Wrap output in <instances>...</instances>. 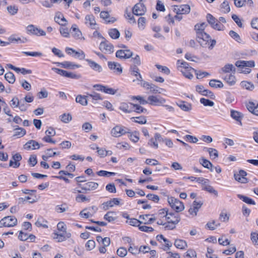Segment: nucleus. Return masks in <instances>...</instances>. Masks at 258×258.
I'll list each match as a JSON object with an SVG mask.
<instances>
[{"label": "nucleus", "instance_id": "obj_1", "mask_svg": "<svg viewBox=\"0 0 258 258\" xmlns=\"http://www.w3.org/2000/svg\"><path fill=\"white\" fill-rule=\"evenodd\" d=\"M168 203L173 210L176 212L182 211L184 209L183 203L180 201L179 200L172 197H168Z\"/></svg>", "mask_w": 258, "mask_h": 258}, {"label": "nucleus", "instance_id": "obj_2", "mask_svg": "<svg viewBox=\"0 0 258 258\" xmlns=\"http://www.w3.org/2000/svg\"><path fill=\"white\" fill-rule=\"evenodd\" d=\"M17 224V218L13 216L5 217L0 220V228L3 227H14Z\"/></svg>", "mask_w": 258, "mask_h": 258}, {"label": "nucleus", "instance_id": "obj_3", "mask_svg": "<svg viewBox=\"0 0 258 258\" xmlns=\"http://www.w3.org/2000/svg\"><path fill=\"white\" fill-rule=\"evenodd\" d=\"M127 133H129V130L121 125L115 126L111 131V136L115 138L121 137Z\"/></svg>", "mask_w": 258, "mask_h": 258}, {"label": "nucleus", "instance_id": "obj_4", "mask_svg": "<svg viewBox=\"0 0 258 258\" xmlns=\"http://www.w3.org/2000/svg\"><path fill=\"white\" fill-rule=\"evenodd\" d=\"M99 49L101 51L109 54L112 53L114 51L113 45L105 38L100 43Z\"/></svg>", "mask_w": 258, "mask_h": 258}, {"label": "nucleus", "instance_id": "obj_5", "mask_svg": "<svg viewBox=\"0 0 258 258\" xmlns=\"http://www.w3.org/2000/svg\"><path fill=\"white\" fill-rule=\"evenodd\" d=\"M166 100L160 96L150 95L148 97L149 104L153 106H160L165 103Z\"/></svg>", "mask_w": 258, "mask_h": 258}, {"label": "nucleus", "instance_id": "obj_6", "mask_svg": "<svg viewBox=\"0 0 258 258\" xmlns=\"http://www.w3.org/2000/svg\"><path fill=\"white\" fill-rule=\"evenodd\" d=\"M27 30L29 34L37 36H45L46 35V33L44 30L32 24L27 27Z\"/></svg>", "mask_w": 258, "mask_h": 258}, {"label": "nucleus", "instance_id": "obj_7", "mask_svg": "<svg viewBox=\"0 0 258 258\" xmlns=\"http://www.w3.org/2000/svg\"><path fill=\"white\" fill-rule=\"evenodd\" d=\"M53 70L58 75L67 78L78 79L81 78L80 75L74 74L71 72H67L65 70H61L58 68H53Z\"/></svg>", "mask_w": 258, "mask_h": 258}, {"label": "nucleus", "instance_id": "obj_8", "mask_svg": "<svg viewBox=\"0 0 258 258\" xmlns=\"http://www.w3.org/2000/svg\"><path fill=\"white\" fill-rule=\"evenodd\" d=\"M190 11V8L188 5H182L180 6H174L173 12L176 14H187Z\"/></svg>", "mask_w": 258, "mask_h": 258}, {"label": "nucleus", "instance_id": "obj_9", "mask_svg": "<svg viewBox=\"0 0 258 258\" xmlns=\"http://www.w3.org/2000/svg\"><path fill=\"white\" fill-rule=\"evenodd\" d=\"M78 185L82 190L85 191L94 190L96 189L99 186L98 183L93 181H89L83 184L78 183Z\"/></svg>", "mask_w": 258, "mask_h": 258}, {"label": "nucleus", "instance_id": "obj_10", "mask_svg": "<svg viewBox=\"0 0 258 258\" xmlns=\"http://www.w3.org/2000/svg\"><path fill=\"white\" fill-rule=\"evenodd\" d=\"M146 12V8L143 3H137L133 8V13L137 16H142L145 14Z\"/></svg>", "mask_w": 258, "mask_h": 258}, {"label": "nucleus", "instance_id": "obj_11", "mask_svg": "<svg viewBox=\"0 0 258 258\" xmlns=\"http://www.w3.org/2000/svg\"><path fill=\"white\" fill-rule=\"evenodd\" d=\"M167 222L166 223L164 228L165 230H172L175 228V225L180 221V219L178 217H174V219H171V217H168Z\"/></svg>", "mask_w": 258, "mask_h": 258}, {"label": "nucleus", "instance_id": "obj_12", "mask_svg": "<svg viewBox=\"0 0 258 258\" xmlns=\"http://www.w3.org/2000/svg\"><path fill=\"white\" fill-rule=\"evenodd\" d=\"M133 54V52L129 49H120L116 51L115 55L120 59H127L131 58Z\"/></svg>", "mask_w": 258, "mask_h": 258}, {"label": "nucleus", "instance_id": "obj_13", "mask_svg": "<svg viewBox=\"0 0 258 258\" xmlns=\"http://www.w3.org/2000/svg\"><path fill=\"white\" fill-rule=\"evenodd\" d=\"M108 67L109 69L113 71V72L117 75H120L122 73V68L118 62L114 61H108Z\"/></svg>", "mask_w": 258, "mask_h": 258}, {"label": "nucleus", "instance_id": "obj_14", "mask_svg": "<svg viewBox=\"0 0 258 258\" xmlns=\"http://www.w3.org/2000/svg\"><path fill=\"white\" fill-rule=\"evenodd\" d=\"M247 175V173L243 170H240L238 173H235L234 177L235 179L241 183H246L248 180L245 176Z\"/></svg>", "mask_w": 258, "mask_h": 258}, {"label": "nucleus", "instance_id": "obj_15", "mask_svg": "<svg viewBox=\"0 0 258 258\" xmlns=\"http://www.w3.org/2000/svg\"><path fill=\"white\" fill-rule=\"evenodd\" d=\"M120 199L118 198H113L111 200L104 202L102 205L104 210H108L109 208L113 207L114 205L117 206L120 204Z\"/></svg>", "mask_w": 258, "mask_h": 258}, {"label": "nucleus", "instance_id": "obj_16", "mask_svg": "<svg viewBox=\"0 0 258 258\" xmlns=\"http://www.w3.org/2000/svg\"><path fill=\"white\" fill-rule=\"evenodd\" d=\"M197 38L201 45L203 44L202 41L208 42L210 40V36L205 32H199L196 33Z\"/></svg>", "mask_w": 258, "mask_h": 258}, {"label": "nucleus", "instance_id": "obj_17", "mask_svg": "<svg viewBox=\"0 0 258 258\" xmlns=\"http://www.w3.org/2000/svg\"><path fill=\"white\" fill-rule=\"evenodd\" d=\"M24 148L28 150L38 149L40 148V145L35 140H30L24 145Z\"/></svg>", "mask_w": 258, "mask_h": 258}, {"label": "nucleus", "instance_id": "obj_18", "mask_svg": "<svg viewBox=\"0 0 258 258\" xmlns=\"http://www.w3.org/2000/svg\"><path fill=\"white\" fill-rule=\"evenodd\" d=\"M54 21L56 23L61 26L66 25V23L67 22L63 14L59 12H57L55 13Z\"/></svg>", "mask_w": 258, "mask_h": 258}, {"label": "nucleus", "instance_id": "obj_19", "mask_svg": "<svg viewBox=\"0 0 258 258\" xmlns=\"http://www.w3.org/2000/svg\"><path fill=\"white\" fill-rule=\"evenodd\" d=\"M53 238L56 239L58 242H62L66 240L67 238H70L71 236L70 233H53Z\"/></svg>", "mask_w": 258, "mask_h": 258}, {"label": "nucleus", "instance_id": "obj_20", "mask_svg": "<svg viewBox=\"0 0 258 258\" xmlns=\"http://www.w3.org/2000/svg\"><path fill=\"white\" fill-rule=\"evenodd\" d=\"M86 61L88 63L90 67L94 71L97 72H101L102 71V67L99 65L98 63H96L93 60H92L89 59H86Z\"/></svg>", "mask_w": 258, "mask_h": 258}, {"label": "nucleus", "instance_id": "obj_21", "mask_svg": "<svg viewBox=\"0 0 258 258\" xmlns=\"http://www.w3.org/2000/svg\"><path fill=\"white\" fill-rule=\"evenodd\" d=\"M231 117L239 123L242 125L241 119L243 117L242 114L237 111L231 110L230 111Z\"/></svg>", "mask_w": 258, "mask_h": 258}, {"label": "nucleus", "instance_id": "obj_22", "mask_svg": "<svg viewBox=\"0 0 258 258\" xmlns=\"http://www.w3.org/2000/svg\"><path fill=\"white\" fill-rule=\"evenodd\" d=\"M87 97L91 99V101L94 104H97L98 100H102L103 99L100 94L95 92H93L91 94H87Z\"/></svg>", "mask_w": 258, "mask_h": 258}, {"label": "nucleus", "instance_id": "obj_23", "mask_svg": "<svg viewBox=\"0 0 258 258\" xmlns=\"http://www.w3.org/2000/svg\"><path fill=\"white\" fill-rule=\"evenodd\" d=\"M174 244L176 248L181 249H184L187 247L186 242L182 239H176Z\"/></svg>", "mask_w": 258, "mask_h": 258}, {"label": "nucleus", "instance_id": "obj_24", "mask_svg": "<svg viewBox=\"0 0 258 258\" xmlns=\"http://www.w3.org/2000/svg\"><path fill=\"white\" fill-rule=\"evenodd\" d=\"M14 132L15 133L13 135V137L17 138L22 137L26 134V131L24 128L19 127L18 126H16V127L14 129Z\"/></svg>", "mask_w": 258, "mask_h": 258}, {"label": "nucleus", "instance_id": "obj_25", "mask_svg": "<svg viewBox=\"0 0 258 258\" xmlns=\"http://www.w3.org/2000/svg\"><path fill=\"white\" fill-rule=\"evenodd\" d=\"M223 79L228 83L230 86L234 85L236 83V78L234 75L230 74L226 75Z\"/></svg>", "mask_w": 258, "mask_h": 258}, {"label": "nucleus", "instance_id": "obj_26", "mask_svg": "<svg viewBox=\"0 0 258 258\" xmlns=\"http://www.w3.org/2000/svg\"><path fill=\"white\" fill-rule=\"evenodd\" d=\"M221 71L225 73H228L230 72L234 73L236 71V68L232 64L227 63L225 64L223 68H222Z\"/></svg>", "mask_w": 258, "mask_h": 258}, {"label": "nucleus", "instance_id": "obj_27", "mask_svg": "<svg viewBox=\"0 0 258 258\" xmlns=\"http://www.w3.org/2000/svg\"><path fill=\"white\" fill-rule=\"evenodd\" d=\"M86 24H89L90 26L94 29V26L96 25V22L95 18L92 15H88L85 17Z\"/></svg>", "mask_w": 258, "mask_h": 258}, {"label": "nucleus", "instance_id": "obj_28", "mask_svg": "<svg viewBox=\"0 0 258 258\" xmlns=\"http://www.w3.org/2000/svg\"><path fill=\"white\" fill-rule=\"evenodd\" d=\"M177 104L181 109L184 111H189L191 109V104L186 102L181 101L178 103Z\"/></svg>", "mask_w": 258, "mask_h": 258}, {"label": "nucleus", "instance_id": "obj_29", "mask_svg": "<svg viewBox=\"0 0 258 258\" xmlns=\"http://www.w3.org/2000/svg\"><path fill=\"white\" fill-rule=\"evenodd\" d=\"M204 150L208 152L209 153L210 157L213 159H216L218 157V152L215 149L211 148H204Z\"/></svg>", "mask_w": 258, "mask_h": 258}, {"label": "nucleus", "instance_id": "obj_30", "mask_svg": "<svg viewBox=\"0 0 258 258\" xmlns=\"http://www.w3.org/2000/svg\"><path fill=\"white\" fill-rule=\"evenodd\" d=\"M26 201H28L29 203L32 204L37 201V200L32 198L29 196L24 198H19L18 199V203L19 205L23 204Z\"/></svg>", "mask_w": 258, "mask_h": 258}, {"label": "nucleus", "instance_id": "obj_31", "mask_svg": "<svg viewBox=\"0 0 258 258\" xmlns=\"http://www.w3.org/2000/svg\"><path fill=\"white\" fill-rule=\"evenodd\" d=\"M87 97H88L87 96L79 95L76 98V101L83 106H86L88 104Z\"/></svg>", "mask_w": 258, "mask_h": 258}, {"label": "nucleus", "instance_id": "obj_32", "mask_svg": "<svg viewBox=\"0 0 258 258\" xmlns=\"http://www.w3.org/2000/svg\"><path fill=\"white\" fill-rule=\"evenodd\" d=\"M199 161L200 164H202V166H203L205 168L210 169L211 171H213V164L208 160L204 158H201Z\"/></svg>", "mask_w": 258, "mask_h": 258}, {"label": "nucleus", "instance_id": "obj_33", "mask_svg": "<svg viewBox=\"0 0 258 258\" xmlns=\"http://www.w3.org/2000/svg\"><path fill=\"white\" fill-rule=\"evenodd\" d=\"M209 85L213 88H223L224 85L221 81L213 79L210 81Z\"/></svg>", "mask_w": 258, "mask_h": 258}, {"label": "nucleus", "instance_id": "obj_34", "mask_svg": "<svg viewBox=\"0 0 258 258\" xmlns=\"http://www.w3.org/2000/svg\"><path fill=\"white\" fill-rule=\"evenodd\" d=\"M115 215L116 214L114 212H108L104 215V219L109 222H113L116 220Z\"/></svg>", "mask_w": 258, "mask_h": 258}, {"label": "nucleus", "instance_id": "obj_35", "mask_svg": "<svg viewBox=\"0 0 258 258\" xmlns=\"http://www.w3.org/2000/svg\"><path fill=\"white\" fill-rule=\"evenodd\" d=\"M177 64L179 66V67L181 68H183V69L181 70H188L190 69L194 71L195 72H196V70L192 68L191 67H190L189 66V64L188 63H187L185 61H181L180 60H178L177 61Z\"/></svg>", "mask_w": 258, "mask_h": 258}, {"label": "nucleus", "instance_id": "obj_36", "mask_svg": "<svg viewBox=\"0 0 258 258\" xmlns=\"http://www.w3.org/2000/svg\"><path fill=\"white\" fill-rule=\"evenodd\" d=\"M108 34L110 37L114 39H116L120 36L119 32L115 28L109 29L108 31Z\"/></svg>", "mask_w": 258, "mask_h": 258}, {"label": "nucleus", "instance_id": "obj_37", "mask_svg": "<svg viewBox=\"0 0 258 258\" xmlns=\"http://www.w3.org/2000/svg\"><path fill=\"white\" fill-rule=\"evenodd\" d=\"M131 119L136 123H139L140 124H144L147 122V120L145 116H141L139 117H133L131 118Z\"/></svg>", "mask_w": 258, "mask_h": 258}, {"label": "nucleus", "instance_id": "obj_38", "mask_svg": "<svg viewBox=\"0 0 258 258\" xmlns=\"http://www.w3.org/2000/svg\"><path fill=\"white\" fill-rule=\"evenodd\" d=\"M238 197L243 202H245L246 204L252 205H255V202L252 199H250L247 197L241 195H238Z\"/></svg>", "mask_w": 258, "mask_h": 258}, {"label": "nucleus", "instance_id": "obj_39", "mask_svg": "<svg viewBox=\"0 0 258 258\" xmlns=\"http://www.w3.org/2000/svg\"><path fill=\"white\" fill-rule=\"evenodd\" d=\"M5 78L10 84H13L15 81V77L14 74L11 72H9L5 75Z\"/></svg>", "mask_w": 258, "mask_h": 258}, {"label": "nucleus", "instance_id": "obj_40", "mask_svg": "<svg viewBox=\"0 0 258 258\" xmlns=\"http://www.w3.org/2000/svg\"><path fill=\"white\" fill-rule=\"evenodd\" d=\"M241 86L248 90H252L254 89L253 84L247 81H242L240 83Z\"/></svg>", "mask_w": 258, "mask_h": 258}, {"label": "nucleus", "instance_id": "obj_41", "mask_svg": "<svg viewBox=\"0 0 258 258\" xmlns=\"http://www.w3.org/2000/svg\"><path fill=\"white\" fill-rule=\"evenodd\" d=\"M157 215L159 218L166 217L167 220L168 217H170V215H172L168 213V211L166 209H162L159 211Z\"/></svg>", "mask_w": 258, "mask_h": 258}, {"label": "nucleus", "instance_id": "obj_42", "mask_svg": "<svg viewBox=\"0 0 258 258\" xmlns=\"http://www.w3.org/2000/svg\"><path fill=\"white\" fill-rule=\"evenodd\" d=\"M60 120L64 123H69L72 119L70 113H63L59 116Z\"/></svg>", "mask_w": 258, "mask_h": 258}, {"label": "nucleus", "instance_id": "obj_43", "mask_svg": "<svg viewBox=\"0 0 258 258\" xmlns=\"http://www.w3.org/2000/svg\"><path fill=\"white\" fill-rule=\"evenodd\" d=\"M222 11L224 13H228L230 11V8L227 1H224L221 5Z\"/></svg>", "mask_w": 258, "mask_h": 258}, {"label": "nucleus", "instance_id": "obj_44", "mask_svg": "<svg viewBox=\"0 0 258 258\" xmlns=\"http://www.w3.org/2000/svg\"><path fill=\"white\" fill-rule=\"evenodd\" d=\"M13 160L15 161L14 168H18L19 167L20 164L18 162L22 159V156L19 153H16L12 157Z\"/></svg>", "mask_w": 258, "mask_h": 258}, {"label": "nucleus", "instance_id": "obj_45", "mask_svg": "<svg viewBox=\"0 0 258 258\" xmlns=\"http://www.w3.org/2000/svg\"><path fill=\"white\" fill-rule=\"evenodd\" d=\"M207 24L206 23H202L201 24H197L195 26V30L196 31V33L199 32H205L204 30L207 27Z\"/></svg>", "mask_w": 258, "mask_h": 258}, {"label": "nucleus", "instance_id": "obj_46", "mask_svg": "<svg viewBox=\"0 0 258 258\" xmlns=\"http://www.w3.org/2000/svg\"><path fill=\"white\" fill-rule=\"evenodd\" d=\"M130 135H128V137L130 140H132L134 143H137L139 140V133L137 132H135L134 133H128Z\"/></svg>", "mask_w": 258, "mask_h": 258}, {"label": "nucleus", "instance_id": "obj_47", "mask_svg": "<svg viewBox=\"0 0 258 258\" xmlns=\"http://www.w3.org/2000/svg\"><path fill=\"white\" fill-rule=\"evenodd\" d=\"M97 174L100 176H114L116 173L112 172H109L105 170H100L97 172Z\"/></svg>", "mask_w": 258, "mask_h": 258}, {"label": "nucleus", "instance_id": "obj_48", "mask_svg": "<svg viewBox=\"0 0 258 258\" xmlns=\"http://www.w3.org/2000/svg\"><path fill=\"white\" fill-rule=\"evenodd\" d=\"M119 109L125 113H130L133 111V110L129 108L128 105L126 103H121Z\"/></svg>", "mask_w": 258, "mask_h": 258}, {"label": "nucleus", "instance_id": "obj_49", "mask_svg": "<svg viewBox=\"0 0 258 258\" xmlns=\"http://www.w3.org/2000/svg\"><path fill=\"white\" fill-rule=\"evenodd\" d=\"M126 223H128L130 225L133 226L139 227L140 225L142 224L143 222L137 219L131 218L129 219V220H127L126 221Z\"/></svg>", "mask_w": 258, "mask_h": 258}, {"label": "nucleus", "instance_id": "obj_50", "mask_svg": "<svg viewBox=\"0 0 258 258\" xmlns=\"http://www.w3.org/2000/svg\"><path fill=\"white\" fill-rule=\"evenodd\" d=\"M134 106V107L135 108L134 111L136 112L137 113H146L147 112V110L141 106L138 105V104H131Z\"/></svg>", "mask_w": 258, "mask_h": 258}, {"label": "nucleus", "instance_id": "obj_51", "mask_svg": "<svg viewBox=\"0 0 258 258\" xmlns=\"http://www.w3.org/2000/svg\"><path fill=\"white\" fill-rule=\"evenodd\" d=\"M10 105L12 108L18 107L20 105V101L18 98L16 96L14 97L11 100Z\"/></svg>", "mask_w": 258, "mask_h": 258}, {"label": "nucleus", "instance_id": "obj_52", "mask_svg": "<svg viewBox=\"0 0 258 258\" xmlns=\"http://www.w3.org/2000/svg\"><path fill=\"white\" fill-rule=\"evenodd\" d=\"M69 209V207L67 206L66 204H63L61 205H57L55 207V210L57 213H63L66 211H67Z\"/></svg>", "mask_w": 258, "mask_h": 258}, {"label": "nucleus", "instance_id": "obj_53", "mask_svg": "<svg viewBox=\"0 0 258 258\" xmlns=\"http://www.w3.org/2000/svg\"><path fill=\"white\" fill-rule=\"evenodd\" d=\"M46 223V221H45L43 218H39L36 222H35V224L37 227H42L44 228H47V226L45 224Z\"/></svg>", "mask_w": 258, "mask_h": 258}, {"label": "nucleus", "instance_id": "obj_54", "mask_svg": "<svg viewBox=\"0 0 258 258\" xmlns=\"http://www.w3.org/2000/svg\"><path fill=\"white\" fill-rule=\"evenodd\" d=\"M200 102L205 106H213L214 105L213 101L204 98L200 99Z\"/></svg>", "mask_w": 258, "mask_h": 258}, {"label": "nucleus", "instance_id": "obj_55", "mask_svg": "<svg viewBox=\"0 0 258 258\" xmlns=\"http://www.w3.org/2000/svg\"><path fill=\"white\" fill-rule=\"evenodd\" d=\"M117 89H114L113 88H110L107 86H105V88H104L103 89V92H104L106 94H110V95H114V94H116L117 93Z\"/></svg>", "mask_w": 258, "mask_h": 258}, {"label": "nucleus", "instance_id": "obj_56", "mask_svg": "<svg viewBox=\"0 0 258 258\" xmlns=\"http://www.w3.org/2000/svg\"><path fill=\"white\" fill-rule=\"evenodd\" d=\"M60 64L62 67L64 68H72V67H76L79 68L80 66L78 64H74L72 62L70 61H64L61 63H60Z\"/></svg>", "mask_w": 258, "mask_h": 258}, {"label": "nucleus", "instance_id": "obj_57", "mask_svg": "<svg viewBox=\"0 0 258 258\" xmlns=\"http://www.w3.org/2000/svg\"><path fill=\"white\" fill-rule=\"evenodd\" d=\"M146 22V19L145 17L139 18L138 21L139 28L141 30H143L145 27Z\"/></svg>", "mask_w": 258, "mask_h": 258}, {"label": "nucleus", "instance_id": "obj_58", "mask_svg": "<svg viewBox=\"0 0 258 258\" xmlns=\"http://www.w3.org/2000/svg\"><path fill=\"white\" fill-rule=\"evenodd\" d=\"M207 21L209 24L212 27V26L217 21L211 14H208L206 16Z\"/></svg>", "mask_w": 258, "mask_h": 258}, {"label": "nucleus", "instance_id": "obj_59", "mask_svg": "<svg viewBox=\"0 0 258 258\" xmlns=\"http://www.w3.org/2000/svg\"><path fill=\"white\" fill-rule=\"evenodd\" d=\"M184 139L185 141L192 143H196L198 142V139L197 137L191 135H187L184 137Z\"/></svg>", "mask_w": 258, "mask_h": 258}, {"label": "nucleus", "instance_id": "obj_60", "mask_svg": "<svg viewBox=\"0 0 258 258\" xmlns=\"http://www.w3.org/2000/svg\"><path fill=\"white\" fill-rule=\"evenodd\" d=\"M204 190L209 192L210 194H214L216 197H218V191L211 185L205 186L204 187Z\"/></svg>", "mask_w": 258, "mask_h": 258}, {"label": "nucleus", "instance_id": "obj_61", "mask_svg": "<svg viewBox=\"0 0 258 258\" xmlns=\"http://www.w3.org/2000/svg\"><path fill=\"white\" fill-rule=\"evenodd\" d=\"M117 254L120 257H124L127 253V250L123 247L119 248L116 251Z\"/></svg>", "mask_w": 258, "mask_h": 258}, {"label": "nucleus", "instance_id": "obj_62", "mask_svg": "<svg viewBox=\"0 0 258 258\" xmlns=\"http://www.w3.org/2000/svg\"><path fill=\"white\" fill-rule=\"evenodd\" d=\"M60 34L64 37L69 38L70 37V32L68 28L61 27L59 29Z\"/></svg>", "mask_w": 258, "mask_h": 258}, {"label": "nucleus", "instance_id": "obj_63", "mask_svg": "<svg viewBox=\"0 0 258 258\" xmlns=\"http://www.w3.org/2000/svg\"><path fill=\"white\" fill-rule=\"evenodd\" d=\"M185 256L186 258H196L197 253L196 251L193 249H188L185 253Z\"/></svg>", "mask_w": 258, "mask_h": 258}, {"label": "nucleus", "instance_id": "obj_64", "mask_svg": "<svg viewBox=\"0 0 258 258\" xmlns=\"http://www.w3.org/2000/svg\"><path fill=\"white\" fill-rule=\"evenodd\" d=\"M250 239L252 243L255 245H258V233L256 232H251L250 234Z\"/></svg>", "mask_w": 258, "mask_h": 258}]
</instances>
